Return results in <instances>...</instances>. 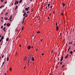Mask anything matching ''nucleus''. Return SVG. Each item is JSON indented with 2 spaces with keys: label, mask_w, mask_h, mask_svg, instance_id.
<instances>
[{
  "label": "nucleus",
  "mask_w": 75,
  "mask_h": 75,
  "mask_svg": "<svg viewBox=\"0 0 75 75\" xmlns=\"http://www.w3.org/2000/svg\"><path fill=\"white\" fill-rule=\"evenodd\" d=\"M28 65H29L30 64H29V62H30L31 63V59H28Z\"/></svg>",
  "instance_id": "1"
},
{
  "label": "nucleus",
  "mask_w": 75,
  "mask_h": 75,
  "mask_svg": "<svg viewBox=\"0 0 75 75\" xmlns=\"http://www.w3.org/2000/svg\"><path fill=\"white\" fill-rule=\"evenodd\" d=\"M31 55H30V54H29V55L28 56V59H31Z\"/></svg>",
  "instance_id": "2"
},
{
  "label": "nucleus",
  "mask_w": 75,
  "mask_h": 75,
  "mask_svg": "<svg viewBox=\"0 0 75 75\" xmlns=\"http://www.w3.org/2000/svg\"><path fill=\"white\" fill-rule=\"evenodd\" d=\"M7 26L8 27H10V23H8L7 24Z\"/></svg>",
  "instance_id": "3"
},
{
  "label": "nucleus",
  "mask_w": 75,
  "mask_h": 75,
  "mask_svg": "<svg viewBox=\"0 0 75 75\" xmlns=\"http://www.w3.org/2000/svg\"><path fill=\"white\" fill-rule=\"evenodd\" d=\"M62 60H63V57H61V58L60 59V61L61 62H62Z\"/></svg>",
  "instance_id": "4"
},
{
  "label": "nucleus",
  "mask_w": 75,
  "mask_h": 75,
  "mask_svg": "<svg viewBox=\"0 0 75 75\" xmlns=\"http://www.w3.org/2000/svg\"><path fill=\"white\" fill-rule=\"evenodd\" d=\"M58 29H59V28H58V25L56 26V30L57 31H58Z\"/></svg>",
  "instance_id": "5"
},
{
  "label": "nucleus",
  "mask_w": 75,
  "mask_h": 75,
  "mask_svg": "<svg viewBox=\"0 0 75 75\" xmlns=\"http://www.w3.org/2000/svg\"><path fill=\"white\" fill-rule=\"evenodd\" d=\"M28 49H29V50H30V48H31V46H29L28 47Z\"/></svg>",
  "instance_id": "6"
},
{
  "label": "nucleus",
  "mask_w": 75,
  "mask_h": 75,
  "mask_svg": "<svg viewBox=\"0 0 75 75\" xmlns=\"http://www.w3.org/2000/svg\"><path fill=\"white\" fill-rule=\"evenodd\" d=\"M3 38H4V37H3V36H2L1 39V40L2 41V40H3Z\"/></svg>",
  "instance_id": "7"
},
{
  "label": "nucleus",
  "mask_w": 75,
  "mask_h": 75,
  "mask_svg": "<svg viewBox=\"0 0 75 75\" xmlns=\"http://www.w3.org/2000/svg\"><path fill=\"white\" fill-rule=\"evenodd\" d=\"M32 60V61H34V57H32L31 61Z\"/></svg>",
  "instance_id": "8"
},
{
  "label": "nucleus",
  "mask_w": 75,
  "mask_h": 75,
  "mask_svg": "<svg viewBox=\"0 0 75 75\" xmlns=\"http://www.w3.org/2000/svg\"><path fill=\"white\" fill-rule=\"evenodd\" d=\"M25 10H26V11H28V8H25Z\"/></svg>",
  "instance_id": "9"
},
{
  "label": "nucleus",
  "mask_w": 75,
  "mask_h": 75,
  "mask_svg": "<svg viewBox=\"0 0 75 75\" xmlns=\"http://www.w3.org/2000/svg\"><path fill=\"white\" fill-rule=\"evenodd\" d=\"M4 19H5L6 20H8V18L5 17V18H4Z\"/></svg>",
  "instance_id": "10"
},
{
  "label": "nucleus",
  "mask_w": 75,
  "mask_h": 75,
  "mask_svg": "<svg viewBox=\"0 0 75 75\" xmlns=\"http://www.w3.org/2000/svg\"><path fill=\"white\" fill-rule=\"evenodd\" d=\"M9 40V38H7L6 39V41H8V40Z\"/></svg>",
  "instance_id": "11"
},
{
  "label": "nucleus",
  "mask_w": 75,
  "mask_h": 75,
  "mask_svg": "<svg viewBox=\"0 0 75 75\" xmlns=\"http://www.w3.org/2000/svg\"><path fill=\"white\" fill-rule=\"evenodd\" d=\"M16 3L17 4H18V1H16Z\"/></svg>",
  "instance_id": "12"
},
{
  "label": "nucleus",
  "mask_w": 75,
  "mask_h": 75,
  "mask_svg": "<svg viewBox=\"0 0 75 75\" xmlns=\"http://www.w3.org/2000/svg\"><path fill=\"white\" fill-rule=\"evenodd\" d=\"M68 54H67V55L66 56V57H65V58L66 59V58H67V57H68Z\"/></svg>",
  "instance_id": "13"
},
{
  "label": "nucleus",
  "mask_w": 75,
  "mask_h": 75,
  "mask_svg": "<svg viewBox=\"0 0 75 75\" xmlns=\"http://www.w3.org/2000/svg\"><path fill=\"white\" fill-rule=\"evenodd\" d=\"M73 53V51H71L70 52V54H72Z\"/></svg>",
  "instance_id": "14"
},
{
  "label": "nucleus",
  "mask_w": 75,
  "mask_h": 75,
  "mask_svg": "<svg viewBox=\"0 0 75 75\" xmlns=\"http://www.w3.org/2000/svg\"><path fill=\"white\" fill-rule=\"evenodd\" d=\"M8 14V13H5V15L6 16V15H7V14Z\"/></svg>",
  "instance_id": "15"
},
{
  "label": "nucleus",
  "mask_w": 75,
  "mask_h": 75,
  "mask_svg": "<svg viewBox=\"0 0 75 75\" xmlns=\"http://www.w3.org/2000/svg\"><path fill=\"white\" fill-rule=\"evenodd\" d=\"M4 63H5V62H4L3 63H2V67H3V65H4Z\"/></svg>",
  "instance_id": "16"
},
{
  "label": "nucleus",
  "mask_w": 75,
  "mask_h": 75,
  "mask_svg": "<svg viewBox=\"0 0 75 75\" xmlns=\"http://www.w3.org/2000/svg\"><path fill=\"white\" fill-rule=\"evenodd\" d=\"M71 48V47H70L69 48L68 51V52L69 51V50H70V49Z\"/></svg>",
  "instance_id": "17"
},
{
  "label": "nucleus",
  "mask_w": 75,
  "mask_h": 75,
  "mask_svg": "<svg viewBox=\"0 0 75 75\" xmlns=\"http://www.w3.org/2000/svg\"><path fill=\"white\" fill-rule=\"evenodd\" d=\"M26 59H27V57H25L24 59L23 60L24 61H25V60Z\"/></svg>",
  "instance_id": "18"
},
{
  "label": "nucleus",
  "mask_w": 75,
  "mask_h": 75,
  "mask_svg": "<svg viewBox=\"0 0 75 75\" xmlns=\"http://www.w3.org/2000/svg\"><path fill=\"white\" fill-rule=\"evenodd\" d=\"M65 64H64L62 66V68H64V67H65Z\"/></svg>",
  "instance_id": "19"
},
{
  "label": "nucleus",
  "mask_w": 75,
  "mask_h": 75,
  "mask_svg": "<svg viewBox=\"0 0 75 75\" xmlns=\"http://www.w3.org/2000/svg\"><path fill=\"white\" fill-rule=\"evenodd\" d=\"M3 41H2V43L1 44H0L1 45H2L3 44Z\"/></svg>",
  "instance_id": "20"
},
{
  "label": "nucleus",
  "mask_w": 75,
  "mask_h": 75,
  "mask_svg": "<svg viewBox=\"0 0 75 75\" xmlns=\"http://www.w3.org/2000/svg\"><path fill=\"white\" fill-rule=\"evenodd\" d=\"M9 59V57H8V58L7 59V61H8Z\"/></svg>",
  "instance_id": "21"
},
{
  "label": "nucleus",
  "mask_w": 75,
  "mask_h": 75,
  "mask_svg": "<svg viewBox=\"0 0 75 75\" xmlns=\"http://www.w3.org/2000/svg\"><path fill=\"white\" fill-rule=\"evenodd\" d=\"M22 0H21L20 1H19V3H20L22 2Z\"/></svg>",
  "instance_id": "22"
},
{
  "label": "nucleus",
  "mask_w": 75,
  "mask_h": 75,
  "mask_svg": "<svg viewBox=\"0 0 75 75\" xmlns=\"http://www.w3.org/2000/svg\"><path fill=\"white\" fill-rule=\"evenodd\" d=\"M65 4L64 3H63V6H65Z\"/></svg>",
  "instance_id": "23"
},
{
  "label": "nucleus",
  "mask_w": 75,
  "mask_h": 75,
  "mask_svg": "<svg viewBox=\"0 0 75 75\" xmlns=\"http://www.w3.org/2000/svg\"><path fill=\"white\" fill-rule=\"evenodd\" d=\"M3 5H2L0 7V8H2V7H3Z\"/></svg>",
  "instance_id": "24"
},
{
  "label": "nucleus",
  "mask_w": 75,
  "mask_h": 75,
  "mask_svg": "<svg viewBox=\"0 0 75 75\" xmlns=\"http://www.w3.org/2000/svg\"><path fill=\"white\" fill-rule=\"evenodd\" d=\"M37 33H40V31H38L37 32Z\"/></svg>",
  "instance_id": "25"
},
{
  "label": "nucleus",
  "mask_w": 75,
  "mask_h": 75,
  "mask_svg": "<svg viewBox=\"0 0 75 75\" xmlns=\"http://www.w3.org/2000/svg\"><path fill=\"white\" fill-rule=\"evenodd\" d=\"M6 29V27H4V28H3V31L4 30V29Z\"/></svg>",
  "instance_id": "26"
},
{
  "label": "nucleus",
  "mask_w": 75,
  "mask_h": 75,
  "mask_svg": "<svg viewBox=\"0 0 75 75\" xmlns=\"http://www.w3.org/2000/svg\"><path fill=\"white\" fill-rule=\"evenodd\" d=\"M12 18V16H11L10 18V19H11Z\"/></svg>",
  "instance_id": "27"
},
{
  "label": "nucleus",
  "mask_w": 75,
  "mask_h": 75,
  "mask_svg": "<svg viewBox=\"0 0 75 75\" xmlns=\"http://www.w3.org/2000/svg\"><path fill=\"white\" fill-rule=\"evenodd\" d=\"M72 42H69V44H72Z\"/></svg>",
  "instance_id": "28"
},
{
  "label": "nucleus",
  "mask_w": 75,
  "mask_h": 75,
  "mask_svg": "<svg viewBox=\"0 0 75 75\" xmlns=\"http://www.w3.org/2000/svg\"><path fill=\"white\" fill-rule=\"evenodd\" d=\"M50 4H48V5H47V7L50 6Z\"/></svg>",
  "instance_id": "29"
},
{
  "label": "nucleus",
  "mask_w": 75,
  "mask_h": 75,
  "mask_svg": "<svg viewBox=\"0 0 75 75\" xmlns=\"http://www.w3.org/2000/svg\"><path fill=\"white\" fill-rule=\"evenodd\" d=\"M3 25L1 27V28L2 29V28H3Z\"/></svg>",
  "instance_id": "30"
},
{
  "label": "nucleus",
  "mask_w": 75,
  "mask_h": 75,
  "mask_svg": "<svg viewBox=\"0 0 75 75\" xmlns=\"http://www.w3.org/2000/svg\"><path fill=\"white\" fill-rule=\"evenodd\" d=\"M3 57H4V54H3L2 56V58H3Z\"/></svg>",
  "instance_id": "31"
},
{
  "label": "nucleus",
  "mask_w": 75,
  "mask_h": 75,
  "mask_svg": "<svg viewBox=\"0 0 75 75\" xmlns=\"http://www.w3.org/2000/svg\"><path fill=\"white\" fill-rule=\"evenodd\" d=\"M25 14L24 13V14H23V16H25Z\"/></svg>",
  "instance_id": "32"
},
{
  "label": "nucleus",
  "mask_w": 75,
  "mask_h": 75,
  "mask_svg": "<svg viewBox=\"0 0 75 75\" xmlns=\"http://www.w3.org/2000/svg\"><path fill=\"white\" fill-rule=\"evenodd\" d=\"M23 13H25V11H24V10L23 11Z\"/></svg>",
  "instance_id": "33"
},
{
  "label": "nucleus",
  "mask_w": 75,
  "mask_h": 75,
  "mask_svg": "<svg viewBox=\"0 0 75 75\" xmlns=\"http://www.w3.org/2000/svg\"><path fill=\"white\" fill-rule=\"evenodd\" d=\"M56 26H57V23H56Z\"/></svg>",
  "instance_id": "34"
},
{
  "label": "nucleus",
  "mask_w": 75,
  "mask_h": 75,
  "mask_svg": "<svg viewBox=\"0 0 75 75\" xmlns=\"http://www.w3.org/2000/svg\"><path fill=\"white\" fill-rule=\"evenodd\" d=\"M24 20H25V17H24V18L23 19V21H24Z\"/></svg>",
  "instance_id": "35"
},
{
  "label": "nucleus",
  "mask_w": 75,
  "mask_h": 75,
  "mask_svg": "<svg viewBox=\"0 0 75 75\" xmlns=\"http://www.w3.org/2000/svg\"><path fill=\"white\" fill-rule=\"evenodd\" d=\"M11 69H12L11 67V68L10 69V71H11Z\"/></svg>",
  "instance_id": "36"
},
{
  "label": "nucleus",
  "mask_w": 75,
  "mask_h": 75,
  "mask_svg": "<svg viewBox=\"0 0 75 75\" xmlns=\"http://www.w3.org/2000/svg\"><path fill=\"white\" fill-rule=\"evenodd\" d=\"M17 7H18V6H16V8H17Z\"/></svg>",
  "instance_id": "37"
},
{
  "label": "nucleus",
  "mask_w": 75,
  "mask_h": 75,
  "mask_svg": "<svg viewBox=\"0 0 75 75\" xmlns=\"http://www.w3.org/2000/svg\"><path fill=\"white\" fill-rule=\"evenodd\" d=\"M16 2L15 1V3L14 4H15V5H16Z\"/></svg>",
  "instance_id": "38"
},
{
  "label": "nucleus",
  "mask_w": 75,
  "mask_h": 75,
  "mask_svg": "<svg viewBox=\"0 0 75 75\" xmlns=\"http://www.w3.org/2000/svg\"><path fill=\"white\" fill-rule=\"evenodd\" d=\"M36 51H37V52L38 51V49H36Z\"/></svg>",
  "instance_id": "39"
},
{
  "label": "nucleus",
  "mask_w": 75,
  "mask_h": 75,
  "mask_svg": "<svg viewBox=\"0 0 75 75\" xmlns=\"http://www.w3.org/2000/svg\"><path fill=\"white\" fill-rule=\"evenodd\" d=\"M50 8H52V6H50Z\"/></svg>",
  "instance_id": "40"
},
{
  "label": "nucleus",
  "mask_w": 75,
  "mask_h": 75,
  "mask_svg": "<svg viewBox=\"0 0 75 75\" xmlns=\"http://www.w3.org/2000/svg\"><path fill=\"white\" fill-rule=\"evenodd\" d=\"M7 3V1H6L5 3V4H6V3Z\"/></svg>",
  "instance_id": "41"
},
{
  "label": "nucleus",
  "mask_w": 75,
  "mask_h": 75,
  "mask_svg": "<svg viewBox=\"0 0 75 75\" xmlns=\"http://www.w3.org/2000/svg\"><path fill=\"white\" fill-rule=\"evenodd\" d=\"M27 8L29 10V8H30V7H28Z\"/></svg>",
  "instance_id": "42"
},
{
  "label": "nucleus",
  "mask_w": 75,
  "mask_h": 75,
  "mask_svg": "<svg viewBox=\"0 0 75 75\" xmlns=\"http://www.w3.org/2000/svg\"><path fill=\"white\" fill-rule=\"evenodd\" d=\"M1 1H2V2H3V1H4V0H1Z\"/></svg>",
  "instance_id": "43"
},
{
  "label": "nucleus",
  "mask_w": 75,
  "mask_h": 75,
  "mask_svg": "<svg viewBox=\"0 0 75 75\" xmlns=\"http://www.w3.org/2000/svg\"><path fill=\"white\" fill-rule=\"evenodd\" d=\"M23 27H22V30H23Z\"/></svg>",
  "instance_id": "44"
},
{
  "label": "nucleus",
  "mask_w": 75,
  "mask_h": 75,
  "mask_svg": "<svg viewBox=\"0 0 75 75\" xmlns=\"http://www.w3.org/2000/svg\"><path fill=\"white\" fill-rule=\"evenodd\" d=\"M60 35H62V33H60Z\"/></svg>",
  "instance_id": "45"
},
{
  "label": "nucleus",
  "mask_w": 75,
  "mask_h": 75,
  "mask_svg": "<svg viewBox=\"0 0 75 75\" xmlns=\"http://www.w3.org/2000/svg\"><path fill=\"white\" fill-rule=\"evenodd\" d=\"M47 6H46V7L45 8V9H47Z\"/></svg>",
  "instance_id": "46"
},
{
  "label": "nucleus",
  "mask_w": 75,
  "mask_h": 75,
  "mask_svg": "<svg viewBox=\"0 0 75 75\" xmlns=\"http://www.w3.org/2000/svg\"><path fill=\"white\" fill-rule=\"evenodd\" d=\"M62 62H61L60 63V64L61 65L62 64Z\"/></svg>",
  "instance_id": "47"
},
{
  "label": "nucleus",
  "mask_w": 75,
  "mask_h": 75,
  "mask_svg": "<svg viewBox=\"0 0 75 75\" xmlns=\"http://www.w3.org/2000/svg\"><path fill=\"white\" fill-rule=\"evenodd\" d=\"M6 23H5L4 24V25H6Z\"/></svg>",
  "instance_id": "48"
},
{
  "label": "nucleus",
  "mask_w": 75,
  "mask_h": 75,
  "mask_svg": "<svg viewBox=\"0 0 75 75\" xmlns=\"http://www.w3.org/2000/svg\"><path fill=\"white\" fill-rule=\"evenodd\" d=\"M44 55V53L42 54V55Z\"/></svg>",
  "instance_id": "49"
},
{
  "label": "nucleus",
  "mask_w": 75,
  "mask_h": 75,
  "mask_svg": "<svg viewBox=\"0 0 75 75\" xmlns=\"http://www.w3.org/2000/svg\"><path fill=\"white\" fill-rule=\"evenodd\" d=\"M30 13V11H29L27 13Z\"/></svg>",
  "instance_id": "50"
},
{
  "label": "nucleus",
  "mask_w": 75,
  "mask_h": 75,
  "mask_svg": "<svg viewBox=\"0 0 75 75\" xmlns=\"http://www.w3.org/2000/svg\"><path fill=\"white\" fill-rule=\"evenodd\" d=\"M27 15L26 16H25V17H27Z\"/></svg>",
  "instance_id": "51"
},
{
  "label": "nucleus",
  "mask_w": 75,
  "mask_h": 75,
  "mask_svg": "<svg viewBox=\"0 0 75 75\" xmlns=\"http://www.w3.org/2000/svg\"><path fill=\"white\" fill-rule=\"evenodd\" d=\"M61 15H62V16H63V13H61Z\"/></svg>",
  "instance_id": "52"
},
{
  "label": "nucleus",
  "mask_w": 75,
  "mask_h": 75,
  "mask_svg": "<svg viewBox=\"0 0 75 75\" xmlns=\"http://www.w3.org/2000/svg\"><path fill=\"white\" fill-rule=\"evenodd\" d=\"M19 47H21V45H19Z\"/></svg>",
  "instance_id": "53"
},
{
  "label": "nucleus",
  "mask_w": 75,
  "mask_h": 75,
  "mask_svg": "<svg viewBox=\"0 0 75 75\" xmlns=\"http://www.w3.org/2000/svg\"><path fill=\"white\" fill-rule=\"evenodd\" d=\"M25 66H25V67L24 68V69H25Z\"/></svg>",
  "instance_id": "54"
},
{
  "label": "nucleus",
  "mask_w": 75,
  "mask_h": 75,
  "mask_svg": "<svg viewBox=\"0 0 75 75\" xmlns=\"http://www.w3.org/2000/svg\"><path fill=\"white\" fill-rule=\"evenodd\" d=\"M48 8H50V6H48Z\"/></svg>",
  "instance_id": "55"
},
{
  "label": "nucleus",
  "mask_w": 75,
  "mask_h": 75,
  "mask_svg": "<svg viewBox=\"0 0 75 75\" xmlns=\"http://www.w3.org/2000/svg\"><path fill=\"white\" fill-rule=\"evenodd\" d=\"M24 23V21H23L22 22V24H23Z\"/></svg>",
  "instance_id": "56"
},
{
  "label": "nucleus",
  "mask_w": 75,
  "mask_h": 75,
  "mask_svg": "<svg viewBox=\"0 0 75 75\" xmlns=\"http://www.w3.org/2000/svg\"><path fill=\"white\" fill-rule=\"evenodd\" d=\"M53 51V50H52L51 52V54H52V52Z\"/></svg>",
  "instance_id": "57"
},
{
  "label": "nucleus",
  "mask_w": 75,
  "mask_h": 75,
  "mask_svg": "<svg viewBox=\"0 0 75 75\" xmlns=\"http://www.w3.org/2000/svg\"><path fill=\"white\" fill-rule=\"evenodd\" d=\"M3 12H2L1 13V15L3 14Z\"/></svg>",
  "instance_id": "58"
},
{
  "label": "nucleus",
  "mask_w": 75,
  "mask_h": 75,
  "mask_svg": "<svg viewBox=\"0 0 75 75\" xmlns=\"http://www.w3.org/2000/svg\"><path fill=\"white\" fill-rule=\"evenodd\" d=\"M6 58H5L4 59V61H6Z\"/></svg>",
  "instance_id": "59"
},
{
  "label": "nucleus",
  "mask_w": 75,
  "mask_h": 75,
  "mask_svg": "<svg viewBox=\"0 0 75 75\" xmlns=\"http://www.w3.org/2000/svg\"><path fill=\"white\" fill-rule=\"evenodd\" d=\"M16 31H18V30L16 29Z\"/></svg>",
  "instance_id": "60"
},
{
  "label": "nucleus",
  "mask_w": 75,
  "mask_h": 75,
  "mask_svg": "<svg viewBox=\"0 0 75 75\" xmlns=\"http://www.w3.org/2000/svg\"><path fill=\"white\" fill-rule=\"evenodd\" d=\"M1 41H2L1 40H0V42H1Z\"/></svg>",
  "instance_id": "61"
},
{
  "label": "nucleus",
  "mask_w": 75,
  "mask_h": 75,
  "mask_svg": "<svg viewBox=\"0 0 75 75\" xmlns=\"http://www.w3.org/2000/svg\"><path fill=\"white\" fill-rule=\"evenodd\" d=\"M11 19H10V18L8 20H10Z\"/></svg>",
  "instance_id": "62"
},
{
  "label": "nucleus",
  "mask_w": 75,
  "mask_h": 75,
  "mask_svg": "<svg viewBox=\"0 0 75 75\" xmlns=\"http://www.w3.org/2000/svg\"><path fill=\"white\" fill-rule=\"evenodd\" d=\"M48 19H50V18L49 17H48Z\"/></svg>",
  "instance_id": "63"
},
{
  "label": "nucleus",
  "mask_w": 75,
  "mask_h": 75,
  "mask_svg": "<svg viewBox=\"0 0 75 75\" xmlns=\"http://www.w3.org/2000/svg\"><path fill=\"white\" fill-rule=\"evenodd\" d=\"M31 48H33V46H32V47H31Z\"/></svg>",
  "instance_id": "64"
}]
</instances>
